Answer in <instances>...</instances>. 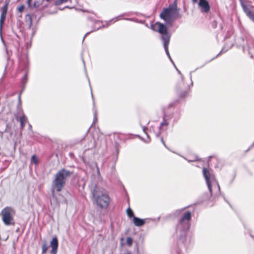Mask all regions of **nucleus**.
Listing matches in <instances>:
<instances>
[{"label":"nucleus","mask_w":254,"mask_h":254,"mask_svg":"<svg viewBox=\"0 0 254 254\" xmlns=\"http://www.w3.org/2000/svg\"><path fill=\"white\" fill-rule=\"evenodd\" d=\"M191 217V214L190 211L185 212L177 226V232L179 234L178 245L181 247H187L190 244V240H188L187 232L190 227Z\"/></svg>","instance_id":"f257e3e1"},{"label":"nucleus","mask_w":254,"mask_h":254,"mask_svg":"<svg viewBox=\"0 0 254 254\" xmlns=\"http://www.w3.org/2000/svg\"><path fill=\"white\" fill-rule=\"evenodd\" d=\"M202 173L209 191V194H204V200L219 196L220 193V186L211 171L206 168H203Z\"/></svg>","instance_id":"f03ea898"},{"label":"nucleus","mask_w":254,"mask_h":254,"mask_svg":"<svg viewBox=\"0 0 254 254\" xmlns=\"http://www.w3.org/2000/svg\"><path fill=\"white\" fill-rule=\"evenodd\" d=\"M71 174L72 172L65 169L60 170L56 174L52 184L51 192L53 198L55 197V191H61L65 185L67 178Z\"/></svg>","instance_id":"7ed1b4c3"},{"label":"nucleus","mask_w":254,"mask_h":254,"mask_svg":"<svg viewBox=\"0 0 254 254\" xmlns=\"http://www.w3.org/2000/svg\"><path fill=\"white\" fill-rule=\"evenodd\" d=\"M94 202L100 208L106 209L109 205L111 198L105 190L95 186L92 191Z\"/></svg>","instance_id":"20e7f679"},{"label":"nucleus","mask_w":254,"mask_h":254,"mask_svg":"<svg viewBox=\"0 0 254 254\" xmlns=\"http://www.w3.org/2000/svg\"><path fill=\"white\" fill-rule=\"evenodd\" d=\"M180 8H178L177 1L175 0L172 5L168 7L163 8L160 14V17L165 22L172 25L173 21L178 18H181L182 15L179 12Z\"/></svg>","instance_id":"39448f33"},{"label":"nucleus","mask_w":254,"mask_h":254,"mask_svg":"<svg viewBox=\"0 0 254 254\" xmlns=\"http://www.w3.org/2000/svg\"><path fill=\"white\" fill-rule=\"evenodd\" d=\"M151 26L153 31L158 32L162 34L161 39L163 47L167 56H169L170 55L169 52L168 45L170 42L171 35L168 31L167 27L165 24L159 22H156L154 24L151 25Z\"/></svg>","instance_id":"423d86ee"},{"label":"nucleus","mask_w":254,"mask_h":254,"mask_svg":"<svg viewBox=\"0 0 254 254\" xmlns=\"http://www.w3.org/2000/svg\"><path fill=\"white\" fill-rule=\"evenodd\" d=\"M15 212L13 208L10 207H6L1 211L0 215L3 223L7 226L14 225V215Z\"/></svg>","instance_id":"0eeeda50"},{"label":"nucleus","mask_w":254,"mask_h":254,"mask_svg":"<svg viewBox=\"0 0 254 254\" xmlns=\"http://www.w3.org/2000/svg\"><path fill=\"white\" fill-rule=\"evenodd\" d=\"M198 4L201 12L207 13L209 11L210 7L206 0H199Z\"/></svg>","instance_id":"6e6552de"},{"label":"nucleus","mask_w":254,"mask_h":254,"mask_svg":"<svg viewBox=\"0 0 254 254\" xmlns=\"http://www.w3.org/2000/svg\"><path fill=\"white\" fill-rule=\"evenodd\" d=\"M59 242L58 238L56 236L54 237L50 242V247L52 250L50 252L51 254H57L58 253V248Z\"/></svg>","instance_id":"1a4fd4ad"},{"label":"nucleus","mask_w":254,"mask_h":254,"mask_svg":"<svg viewBox=\"0 0 254 254\" xmlns=\"http://www.w3.org/2000/svg\"><path fill=\"white\" fill-rule=\"evenodd\" d=\"M19 67L21 68H23L24 70H26L28 67V58L25 55L23 58L20 57L19 59Z\"/></svg>","instance_id":"9d476101"},{"label":"nucleus","mask_w":254,"mask_h":254,"mask_svg":"<svg viewBox=\"0 0 254 254\" xmlns=\"http://www.w3.org/2000/svg\"><path fill=\"white\" fill-rule=\"evenodd\" d=\"M169 124V122L167 121V120H165L164 119H163V121L160 123V126L159 127V131L158 132L156 133L155 134V135L156 137H159L161 130H165L167 129V126Z\"/></svg>","instance_id":"9b49d317"},{"label":"nucleus","mask_w":254,"mask_h":254,"mask_svg":"<svg viewBox=\"0 0 254 254\" xmlns=\"http://www.w3.org/2000/svg\"><path fill=\"white\" fill-rule=\"evenodd\" d=\"M133 222L134 225L137 227L142 226L145 223L144 219H140L135 216L133 217Z\"/></svg>","instance_id":"f8f14e48"},{"label":"nucleus","mask_w":254,"mask_h":254,"mask_svg":"<svg viewBox=\"0 0 254 254\" xmlns=\"http://www.w3.org/2000/svg\"><path fill=\"white\" fill-rule=\"evenodd\" d=\"M20 111L23 114V111L21 108L20 109ZM28 122L27 118L26 116L24 114L20 118V127L23 129L25 127V124Z\"/></svg>","instance_id":"ddd939ff"},{"label":"nucleus","mask_w":254,"mask_h":254,"mask_svg":"<svg viewBox=\"0 0 254 254\" xmlns=\"http://www.w3.org/2000/svg\"><path fill=\"white\" fill-rule=\"evenodd\" d=\"M122 16L123 15H119V16L116 17V18H113V19H111V20L106 22V23H107V26H108L109 25L111 24L112 22H115V21H117L119 20L120 19H123V18L122 17ZM123 19L130 20V21H132L133 20L132 18H123Z\"/></svg>","instance_id":"4468645a"},{"label":"nucleus","mask_w":254,"mask_h":254,"mask_svg":"<svg viewBox=\"0 0 254 254\" xmlns=\"http://www.w3.org/2000/svg\"><path fill=\"white\" fill-rule=\"evenodd\" d=\"M25 21L29 29H30L32 26V18L30 14H27L25 16Z\"/></svg>","instance_id":"2eb2a0df"},{"label":"nucleus","mask_w":254,"mask_h":254,"mask_svg":"<svg viewBox=\"0 0 254 254\" xmlns=\"http://www.w3.org/2000/svg\"><path fill=\"white\" fill-rule=\"evenodd\" d=\"M246 15L254 22V12L252 11L249 8L247 10H245V11Z\"/></svg>","instance_id":"dca6fc26"},{"label":"nucleus","mask_w":254,"mask_h":254,"mask_svg":"<svg viewBox=\"0 0 254 254\" xmlns=\"http://www.w3.org/2000/svg\"><path fill=\"white\" fill-rule=\"evenodd\" d=\"M44 0H35L33 5L31 4V7H29L30 8H38L43 3Z\"/></svg>","instance_id":"f3484780"},{"label":"nucleus","mask_w":254,"mask_h":254,"mask_svg":"<svg viewBox=\"0 0 254 254\" xmlns=\"http://www.w3.org/2000/svg\"><path fill=\"white\" fill-rule=\"evenodd\" d=\"M6 14H5V13H1L0 18V32L1 31L2 24H3V23L5 19Z\"/></svg>","instance_id":"a211bd4d"},{"label":"nucleus","mask_w":254,"mask_h":254,"mask_svg":"<svg viewBox=\"0 0 254 254\" xmlns=\"http://www.w3.org/2000/svg\"><path fill=\"white\" fill-rule=\"evenodd\" d=\"M105 26L104 25H99L98 27H96L95 26H94L93 27V29L90 31V32H88L87 33H86V34L84 35L83 38V40H82V41H83L84 40V39L85 38V37L88 35L89 33H90L91 32H93V31H96V30H98L99 29H100V28H101L102 27H104Z\"/></svg>","instance_id":"6ab92c4d"},{"label":"nucleus","mask_w":254,"mask_h":254,"mask_svg":"<svg viewBox=\"0 0 254 254\" xmlns=\"http://www.w3.org/2000/svg\"><path fill=\"white\" fill-rule=\"evenodd\" d=\"M27 74L28 73L26 72L24 73V75L23 76L21 79L22 84L24 86L27 82Z\"/></svg>","instance_id":"aec40b11"},{"label":"nucleus","mask_w":254,"mask_h":254,"mask_svg":"<svg viewBox=\"0 0 254 254\" xmlns=\"http://www.w3.org/2000/svg\"><path fill=\"white\" fill-rule=\"evenodd\" d=\"M48 248H49L48 246L46 244V243L45 242H44L43 244L42 247V254H45L47 252Z\"/></svg>","instance_id":"412c9836"},{"label":"nucleus","mask_w":254,"mask_h":254,"mask_svg":"<svg viewBox=\"0 0 254 254\" xmlns=\"http://www.w3.org/2000/svg\"><path fill=\"white\" fill-rule=\"evenodd\" d=\"M173 115L172 114H167L166 113H164V118L165 120H167V121L169 122V121L172 118Z\"/></svg>","instance_id":"4be33fe9"},{"label":"nucleus","mask_w":254,"mask_h":254,"mask_svg":"<svg viewBox=\"0 0 254 254\" xmlns=\"http://www.w3.org/2000/svg\"><path fill=\"white\" fill-rule=\"evenodd\" d=\"M88 19L92 21H93L95 23V24H98V23H102V21H100V20H94V18L92 17V16H88Z\"/></svg>","instance_id":"5701e85b"},{"label":"nucleus","mask_w":254,"mask_h":254,"mask_svg":"<svg viewBox=\"0 0 254 254\" xmlns=\"http://www.w3.org/2000/svg\"><path fill=\"white\" fill-rule=\"evenodd\" d=\"M127 213L129 217H131L133 216V212L132 210L128 207L127 210Z\"/></svg>","instance_id":"b1692460"},{"label":"nucleus","mask_w":254,"mask_h":254,"mask_svg":"<svg viewBox=\"0 0 254 254\" xmlns=\"http://www.w3.org/2000/svg\"><path fill=\"white\" fill-rule=\"evenodd\" d=\"M7 6H8V3H5V4L3 5V6L1 8V10H2L1 13L6 14L7 10Z\"/></svg>","instance_id":"393cba45"},{"label":"nucleus","mask_w":254,"mask_h":254,"mask_svg":"<svg viewBox=\"0 0 254 254\" xmlns=\"http://www.w3.org/2000/svg\"><path fill=\"white\" fill-rule=\"evenodd\" d=\"M147 128L145 127H142V129H143V131L147 135V140H144V142H146V143H149L150 141V137L148 135V134L146 133L145 132V130Z\"/></svg>","instance_id":"a878e982"},{"label":"nucleus","mask_w":254,"mask_h":254,"mask_svg":"<svg viewBox=\"0 0 254 254\" xmlns=\"http://www.w3.org/2000/svg\"><path fill=\"white\" fill-rule=\"evenodd\" d=\"M132 239L131 237H127V244L129 246H130L132 245Z\"/></svg>","instance_id":"bb28decb"},{"label":"nucleus","mask_w":254,"mask_h":254,"mask_svg":"<svg viewBox=\"0 0 254 254\" xmlns=\"http://www.w3.org/2000/svg\"><path fill=\"white\" fill-rule=\"evenodd\" d=\"M31 162L35 164L38 163V159L37 157L34 155L31 157Z\"/></svg>","instance_id":"cd10ccee"},{"label":"nucleus","mask_w":254,"mask_h":254,"mask_svg":"<svg viewBox=\"0 0 254 254\" xmlns=\"http://www.w3.org/2000/svg\"><path fill=\"white\" fill-rule=\"evenodd\" d=\"M185 159L186 160H187L189 162H194V161H197L198 160V157L196 156H195L194 158H192V159L190 158V159H187L186 158H185Z\"/></svg>","instance_id":"c85d7f7f"},{"label":"nucleus","mask_w":254,"mask_h":254,"mask_svg":"<svg viewBox=\"0 0 254 254\" xmlns=\"http://www.w3.org/2000/svg\"><path fill=\"white\" fill-rule=\"evenodd\" d=\"M185 159L186 160H187L189 162H194V161H197L198 160V157L196 156H195L194 158H192V159L190 158V159H187L186 158H185Z\"/></svg>","instance_id":"c756f323"},{"label":"nucleus","mask_w":254,"mask_h":254,"mask_svg":"<svg viewBox=\"0 0 254 254\" xmlns=\"http://www.w3.org/2000/svg\"><path fill=\"white\" fill-rule=\"evenodd\" d=\"M24 8H25V7L23 5H21L18 8V11L19 12H22L23 11Z\"/></svg>","instance_id":"7c9ffc66"},{"label":"nucleus","mask_w":254,"mask_h":254,"mask_svg":"<svg viewBox=\"0 0 254 254\" xmlns=\"http://www.w3.org/2000/svg\"><path fill=\"white\" fill-rule=\"evenodd\" d=\"M174 67H175V68L176 69V70H177V71H178V73L181 75V78H182V79H183V75H182L181 71H180V70H179L177 68V67H176V66L175 65V64H174Z\"/></svg>","instance_id":"2f4dec72"},{"label":"nucleus","mask_w":254,"mask_h":254,"mask_svg":"<svg viewBox=\"0 0 254 254\" xmlns=\"http://www.w3.org/2000/svg\"><path fill=\"white\" fill-rule=\"evenodd\" d=\"M94 121L95 122L97 121V111H96V109H95V111H94Z\"/></svg>","instance_id":"473e14b6"},{"label":"nucleus","mask_w":254,"mask_h":254,"mask_svg":"<svg viewBox=\"0 0 254 254\" xmlns=\"http://www.w3.org/2000/svg\"><path fill=\"white\" fill-rule=\"evenodd\" d=\"M242 6L244 11L245 10H247L248 8H249V7L244 4H242Z\"/></svg>","instance_id":"72a5a7b5"},{"label":"nucleus","mask_w":254,"mask_h":254,"mask_svg":"<svg viewBox=\"0 0 254 254\" xmlns=\"http://www.w3.org/2000/svg\"><path fill=\"white\" fill-rule=\"evenodd\" d=\"M31 1L32 0H27V4L28 7H31Z\"/></svg>","instance_id":"f704fd0d"},{"label":"nucleus","mask_w":254,"mask_h":254,"mask_svg":"<svg viewBox=\"0 0 254 254\" xmlns=\"http://www.w3.org/2000/svg\"><path fill=\"white\" fill-rule=\"evenodd\" d=\"M187 92L186 91H185L181 94V96L182 97H184L187 95Z\"/></svg>","instance_id":"c9c22d12"},{"label":"nucleus","mask_w":254,"mask_h":254,"mask_svg":"<svg viewBox=\"0 0 254 254\" xmlns=\"http://www.w3.org/2000/svg\"><path fill=\"white\" fill-rule=\"evenodd\" d=\"M168 57L169 58V59H170V60L172 62V63L173 64V65L175 64L174 62L173 61V60L171 59L170 55L169 56H168Z\"/></svg>","instance_id":"e433bc0d"},{"label":"nucleus","mask_w":254,"mask_h":254,"mask_svg":"<svg viewBox=\"0 0 254 254\" xmlns=\"http://www.w3.org/2000/svg\"><path fill=\"white\" fill-rule=\"evenodd\" d=\"M161 142H162V143L166 146V145H165L164 141L162 138H161Z\"/></svg>","instance_id":"4c0bfd02"},{"label":"nucleus","mask_w":254,"mask_h":254,"mask_svg":"<svg viewBox=\"0 0 254 254\" xmlns=\"http://www.w3.org/2000/svg\"><path fill=\"white\" fill-rule=\"evenodd\" d=\"M198 0H192V2L193 3H196L197 1Z\"/></svg>","instance_id":"58836bf2"},{"label":"nucleus","mask_w":254,"mask_h":254,"mask_svg":"<svg viewBox=\"0 0 254 254\" xmlns=\"http://www.w3.org/2000/svg\"><path fill=\"white\" fill-rule=\"evenodd\" d=\"M91 95H92V99H93V100H94V98H93V96L92 93H91ZM93 104L94 105V101H93Z\"/></svg>","instance_id":"ea45409f"},{"label":"nucleus","mask_w":254,"mask_h":254,"mask_svg":"<svg viewBox=\"0 0 254 254\" xmlns=\"http://www.w3.org/2000/svg\"><path fill=\"white\" fill-rule=\"evenodd\" d=\"M222 53V51L220 52V53L216 56V57H217L219 55H220Z\"/></svg>","instance_id":"a19ab883"},{"label":"nucleus","mask_w":254,"mask_h":254,"mask_svg":"<svg viewBox=\"0 0 254 254\" xmlns=\"http://www.w3.org/2000/svg\"><path fill=\"white\" fill-rule=\"evenodd\" d=\"M31 127V126L30 125V124H29V128L30 129Z\"/></svg>","instance_id":"79ce46f5"},{"label":"nucleus","mask_w":254,"mask_h":254,"mask_svg":"<svg viewBox=\"0 0 254 254\" xmlns=\"http://www.w3.org/2000/svg\"><path fill=\"white\" fill-rule=\"evenodd\" d=\"M190 77L191 78V72L190 73Z\"/></svg>","instance_id":"37998d69"},{"label":"nucleus","mask_w":254,"mask_h":254,"mask_svg":"<svg viewBox=\"0 0 254 254\" xmlns=\"http://www.w3.org/2000/svg\"><path fill=\"white\" fill-rule=\"evenodd\" d=\"M129 15V14H126V13H124V14H123V15Z\"/></svg>","instance_id":"c03bdc74"},{"label":"nucleus","mask_w":254,"mask_h":254,"mask_svg":"<svg viewBox=\"0 0 254 254\" xmlns=\"http://www.w3.org/2000/svg\"><path fill=\"white\" fill-rule=\"evenodd\" d=\"M251 237L254 239V236L251 235Z\"/></svg>","instance_id":"a18cd8bd"},{"label":"nucleus","mask_w":254,"mask_h":254,"mask_svg":"<svg viewBox=\"0 0 254 254\" xmlns=\"http://www.w3.org/2000/svg\"><path fill=\"white\" fill-rule=\"evenodd\" d=\"M83 11H85V12H87V10H83Z\"/></svg>","instance_id":"49530a36"},{"label":"nucleus","mask_w":254,"mask_h":254,"mask_svg":"<svg viewBox=\"0 0 254 254\" xmlns=\"http://www.w3.org/2000/svg\"><path fill=\"white\" fill-rule=\"evenodd\" d=\"M254 143H253V146H254Z\"/></svg>","instance_id":"de8ad7c7"}]
</instances>
